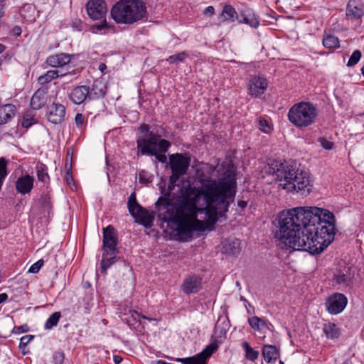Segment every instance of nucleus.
Instances as JSON below:
<instances>
[{
	"label": "nucleus",
	"mask_w": 364,
	"mask_h": 364,
	"mask_svg": "<svg viewBox=\"0 0 364 364\" xmlns=\"http://www.w3.org/2000/svg\"><path fill=\"white\" fill-rule=\"evenodd\" d=\"M274 234L286 247L294 250L321 254L334 240L333 213L318 207H296L281 212Z\"/></svg>",
	"instance_id": "obj_1"
},
{
	"label": "nucleus",
	"mask_w": 364,
	"mask_h": 364,
	"mask_svg": "<svg viewBox=\"0 0 364 364\" xmlns=\"http://www.w3.org/2000/svg\"><path fill=\"white\" fill-rule=\"evenodd\" d=\"M178 181V179L172 180L171 175L167 188L165 187V182L163 183V185L161 182L160 183L159 188L161 196L155 203V208L158 219L163 223L167 221L168 219H171V217L175 214L176 210L178 208V201L181 200V196L186 193L188 195L187 198L193 200L200 198L202 196L205 201L210 204L213 201V198L221 194L228 186L224 181H216L215 180L204 184L202 188L192 186L188 183L187 184H183L177 196H171Z\"/></svg>",
	"instance_id": "obj_2"
},
{
	"label": "nucleus",
	"mask_w": 364,
	"mask_h": 364,
	"mask_svg": "<svg viewBox=\"0 0 364 364\" xmlns=\"http://www.w3.org/2000/svg\"><path fill=\"white\" fill-rule=\"evenodd\" d=\"M188 197L186 193L181 196L175 214L164 223L175 225L178 235L191 237L195 231H204L208 222L198 219V214L202 210L198 206L199 198L193 200Z\"/></svg>",
	"instance_id": "obj_3"
},
{
	"label": "nucleus",
	"mask_w": 364,
	"mask_h": 364,
	"mask_svg": "<svg viewBox=\"0 0 364 364\" xmlns=\"http://www.w3.org/2000/svg\"><path fill=\"white\" fill-rule=\"evenodd\" d=\"M144 18H147V11L142 0H119L115 3V22L132 24Z\"/></svg>",
	"instance_id": "obj_4"
},
{
	"label": "nucleus",
	"mask_w": 364,
	"mask_h": 364,
	"mask_svg": "<svg viewBox=\"0 0 364 364\" xmlns=\"http://www.w3.org/2000/svg\"><path fill=\"white\" fill-rule=\"evenodd\" d=\"M318 110L312 102L301 101L292 105L287 113L289 121L296 128L303 129L315 124Z\"/></svg>",
	"instance_id": "obj_5"
},
{
	"label": "nucleus",
	"mask_w": 364,
	"mask_h": 364,
	"mask_svg": "<svg viewBox=\"0 0 364 364\" xmlns=\"http://www.w3.org/2000/svg\"><path fill=\"white\" fill-rule=\"evenodd\" d=\"M218 181H224L225 184H228L227 187L225 188L224 191L221 194L216 196L213 198V201L210 204L205 201V214L208 218V224L210 223L214 225L217 220V208L215 203L225 204L226 206V210L229 206V200H232L236 194L237 182L235 175L233 173L225 174L223 178H220Z\"/></svg>",
	"instance_id": "obj_6"
},
{
	"label": "nucleus",
	"mask_w": 364,
	"mask_h": 364,
	"mask_svg": "<svg viewBox=\"0 0 364 364\" xmlns=\"http://www.w3.org/2000/svg\"><path fill=\"white\" fill-rule=\"evenodd\" d=\"M139 134L136 137L137 156H150L155 154L157 148V141L161 135L150 130V126L142 124L138 128Z\"/></svg>",
	"instance_id": "obj_7"
},
{
	"label": "nucleus",
	"mask_w": 364,
	"mask_h": 364,
	"mask_svg": "<svg viewBox=\"0 0 364 364\" xmlns=\"http://www.w3.org/2000/svg\"><path fill=\"white\" fill-rule=\"evenodd\" d=\"M297 165L295 161L269 159L265 167V172L274 176L277 181L288 183L295 171H298Z\"/></svg>",
	"instance_id": "obj_8"
},
{
	"label": "nucleus",
	"mask_w": 364,
	"mask_h": 364,
	"mask_svg": "<svg viewBox=\"0 0 364 364\" xmlns=\"http://www.w3.org/2000/svg\"><path fill=\"white\" fill-rule=\"evenodd\" d=\"M102 251L100 271L105 275L107 269L114 264V226L112 225L103 228Z\"/></svg>",
	"instance_id": "obj_9"
},
{
	"label": "nucleus",
	"mask_w": 364,
	"mask_h": 364,
	"mask_svg": "<svg viewBox=\"0 0 364 364\" xmlns=\"http://www.w3.org/2000/svg\"><path fill=\"white\" fill-rule=\"evenodd\" d=\"M297 168L298 171L294 173L288 183H283L281 186L288 192H303L309 194L313 186L309 173L301 164H298Z\"/></svg>",
	"instance_id": "obj_10"
},
{
	"label": "nucleus",
	"mask_w": 364,
	"mask_h": 364,
	"mask_svg": "<svg viewBox=\"0 0 364 364\" xmlns=\"http://www.w3.org/2000/svg\"><path fill=\"white\" fill-rule=\"evenodd\" d=\"M127 206L131 215L135 221L149 229L153 226L156 211H148L137 203L135 193H132L128 198Z\"/></svg>",
	"instance_id": "obj_11"
},
{
	"label": "nucleus",
	"mask_w": 364,
	"mask_h": 364,
	"mask_svg": "<svg viewBox=\"0 0 364 364\" xmlns=\"http://www.w3.org/2000/svg\"><path fill=\"white\" fill-rule=\"evenodd\" d=\"M87 13L93 20H101V23L94 24L91 26V31L97 33L99 31L108 28V24L105 18L107 13V4L103 0H90L86 4Z\"/></svg>",
	"instance_id": "obj_12"
},
{
	"label": "nucleus",
	"mask_w": 364,
	"mask_h": 364,
	"mask_svg": "<svg viewBox=\"0 0 364 364\" xmlns=\"http://www.w3.org/2000/svg\"><path fill=\"white\" fill-rule=\"evenodd\" d=\"M191 158L189 153H176L169 156V165L172 180L179 179L185 175L190 166Z\"/></svg>",
	"instance_id": "obj_13"
},
{
	"label": "nucleus",
	"mask_w": 364,
	"mask_h": 364,
	"mask_svg": "<svg viewBox=\"0 0 364 364\" xmlns=\"http://www.w3.org/2000/svg\"><path fill=\"white\" fill-rule=\"evenodd\" d=\"M117 314L121 318L122 321L126 323L132 329L141 332L144 330V325L141 318L148 319L145 316L139 314L136 311L132 310L128 304L124 306L120 305L117 309ZM149 320H150L149 318Z\"/></svg>",
	"instance_id": "obj_14"
},
{
	"label": "nucleus",
	"mask_w": 364,
	"mask_h": 364,
	"mask_svg": "<svg viewBox=\"0 0 364 364\" xmlns=\"http://www.w3.org/2000/svg\"><path fill=\"white\" fill-rule=\"evenodd\" d=\"M268 84V80L264 75H251L247 85V93L254 98H259L267 90Z\"/></svg>",
	"instance_id": "obj_15"
},
{
	"label": "nucleus",
	"mask_w": 364,
	"mask_h": 364,
	"mask_svg": "<svg viewBox=\"0 0 364 364\" xmlns=\"http://www.w3.org/2000/svg\"><path fill=\"white\" fill-rule=\"evenodd\" d=\"M347 304L348 299L343 294L335 292L328 296L325 307L330 314L337 315L344 310Z\"/></svg>",
	"instance_id": "obj_16"
},
{
	"label": "nucleus",
	"mask_w": 364,
	"mask_h": 364,
	"mask_svg": "<svg viewBox=\"0 0 364 364\" xmlns=\"http://www.w3.org/2000/svg\"><path fill=\"white\" fill-rule=\"evenodd\" d=\"M202 277L198 274L187 277L183 282L181 289L185 294H197L202 289Z\"/></svg>",
	"instance_id": "obj_17"
},
{
	"label": "nucleus",
	"mask_w": 364,
	"mask_h": 364,
	"mask_svg": "<svg viewBox=\"0 0 364 364\" xmlns=\"http://www.w3.org/2000/svg\"><path fill=\"white\" fill-rule=\"evenodd\" d=\"M364 16V3L359 0H349L346 6V16L349 21H357Z\"/></svg>",
	"instance_id": "obj_18"
},
{
	"label": "nucleus",
	"mask_w": 364,
	"mask_h": 364,
	"mask_svg": "<svg viewBox=\"0 0 364 364\" xmlns=\"http://www.w3.org/2000/svg\"><path fill=\"white\" fill-rule=\"evenodd\" d=\"M65 107L60 104L53 102L48 107V111L46 114L48 122L58 124L61 123L65 118Z\"/></svg>",
	"instance_id": "obj_19"
},
{
	"label": "nucleus",
	"mask_w": 364,
	"mask_h": 364,
	"mask_svg": "<svg viewBox=\"0 0 364 364\" xmlns=\"http://www.w3.org/2000/svg\"><path fill=\"white\" fill-rule=\"evenodd\" d=\"M90 98V87L80 85L75 87L69 94V99L75 105H80Z\"/></svg>",
	"instance_id": "obj_20"
},
{
	"label": "nucleus",
	"mask_w": 364,
	"mask_h": 364,
	"mask_svg": "<svg viewBox=\"0 0 364 364\" xmlns=\"http://www.w3.org/2000/svg\"><path fill=\"white\" fill-rule=\"evenodd\" d=\"M217 341L208 345L200 353L191 357L190 364H206L207 360L218 349Z\"/></svg>",
	"instance_id": "obj_21"
},
{
	"label": "nucleus",
	"mask_w": 364,
	"mask_h": 364,
	"mask_svg": "<svg viewBox=\"0 0 364 364\" xmlns=\"http://www.w3.org/2000/svg\"><path fill=\"white\" fill-rule=\"evenodd\" d=\"M353 277L350 272L349 268H345L344 269L338 270L334 274L333 278V282L339 285L341 287H348L353 284Z\"/></svg>",
	"instance_id": "obj_22"
},
{
	"label": "nucleus",
	"mask_w": 364,
	"mask_h": 364,
	"mask_svg": "<svg viewBox=\"0 0 364 364\" xmlns=\"http://www.w3.org/2000/svg\"><path fill=\"white\" fill-rule=\"evenodd\" d=\"M238 21L252 28H257L259 25V16L250 8H246L241 11Z\"/></svg>",
	"instance_id": "obj_23"
},
{
	"label": "nucleus",
	"mask_w": 364,
	"mask_h": 364,
	"mask_svg": "<svg viewBox=\"0 0 364 364\" xmlns=\"http://www.w3.org/2000/svg\"><path fill=\"white\" fill-rule=\"evenodd\" d=\"M34 178L28 174L19 177L16 182V191L23 194H27L31 192L33 187Z\"/></svg>",
	"instance_id": "obj_24"
},
{
	"label": "nucleus",
	"mask_w": 364,
	"mask_h": 364,
	"mask_svg": "<svg viewBox=\"0 0 364 364\" xmlns=\"http://www.w3.org/2000/svg\"><path fill=\"white\" fill-rule=\"evenodd\" d=\"M225 255L237 257L241 251V242L238 239H227L224 241L222 248Z\"/></svg>",
	"instance_id": "obj_25"
},
{
	"label": "nucleus",
	"mask_w": 364,
	"mask_h": 364,
	"mask_svg": "<svg viewBox=\"0 0 364 364\" xmlns=\"http://www.w3.org/2000/svg\"><path fill=\"white\" fill-rule=\"evenodd\" d=\"M73 55L64 53L50 55L46 63L51 67H63L70 63Z\"/></svg>",
	"instance_id": "obj_26"
},
{
	"label": "nucleus",
	"mask_w": 364,
	"mask_h": 364,
	"mask_svg": "<svg viewBox=\"0 0 364 364\" xmlns=\"http://www.w3.org/2000/svg\"><path fill=\"white\" fill-rule=\"evenodd\" d=\"M16 108L12 104H6L0 107V125L10 122L15 116Z\"/></svg>",
	"instance_id": "obj_27"
},
{
	"label": "nucleus",
	"mask_w": 364,
	"mask_h": 364,
	"mask_svg": "<svg viewBox=\"0 0 364 364\" xmlns=\"http://www.w3.org/2000/svg\"><path fill=\"white\" fill-rule=\"evenodd\" d=\"M262 353L264 359L268 363L275 362L279 357V348L273 345H264Z\"/></svg>",
	"instance_id": "obj_28"
},
{
	"label": "nucleus",
	"mask_w": 364,
	"mask_h": 364,
	"mask_svg": "<svg viewBox=\"0 0 364 364\" xmlns=\"http://www.w3.org/2000/svg\"><path fill=\"white\" fill-rule=\"evenodd\" d=\"M323 332L328 339H338L341 334V328L334 323L328 322L323 324Z\"/></svg>",
	"instance_id": "obj_29"
},
{
	"label": "nucleus",
	"mask_w": 364,
	"mask_h": 364,
	"mask_svg": "<svg viewBox=\"0 0 364 364\" xmlns=\"http://www.w3.org/2000/svg\"><path fill=\"white\" fill-rule=\"evenodd\" d=\"M46 102V96L43 91L37 90L31 99V107L33 109H40Z\"/></svg>",
	"instance_id": "obj_30"
},
{
	"label": "nucleus",
	"mask_w": 364,
	"mask_h": 364,
	"mask_svg": "<svg viewBox=\"0 0 364 364\" xmlns=\"http://www.w3.org/2000/svg\"><path fill=\"white\" fill-rule=\"evenodd\" d=\"M322 44L326 48L334 50L340 47V41L334 35L324 33Z\"/></svg>",
	"instance_id": "obj_31"
},
{
	"label": "nucleus",
	"mask_w": 364,
	"mask_h": 364,
	"mask_svg": "<svg viewBox=\"0 0 364 364\" xmlns=\"http://www.w3.org/2000/svg\"><path fill=\"white\" fill-rule=\"evenodd\" d=\"M235 17H237V12L235 8L229 4L225 5L220 15V21H233Z\"/></svg>",
	"instance_id": "obj_32"
},
{
	"label": "nucleus",
	"mask_w": 364,
	"mask_h": 364,
	"mask_svg": "<svg viewBox=\"0 0 364 364\" xmlns=\"http://www.w3.org/2000/svg\"><path fill=\"white\" fill-rule=\"evenodd\" d=\"M36 168L38 181L46 182L49 180L48 168L44 164L38 162Z\"/></svg>",
	"instance_id": "obj_33"
},
{
	"label": "nucleus",
	"mask_w": 364,
	"mask_h": 364,
	"mask_svg": "<svg viewBox=\"0 0 364 364\" xmlns=\"http://www.w3.org/2000/svg\"><path fill=\"white\" fill-rule=\"evenodd\" d=\"M58 77H59L58 71L50 70L47 71L44 75L40 76L38 79V82L41 85H45L51 82L53 80L56 79Z\"/></svg>",
	"instance_id": "obj_34"
},
{
	"label": "nucleus",
	"mask_w": 364,
	"mask_h": 364,
	"mask_svg": "<svg viewBox=\"0 0 364 364\" xmlns=\"http://www.w3.org/2000/svg\"><path fill=\"white\" fill-rule=\"evenodd\" d=\"M248 323L252 328L258 331L262 330V328L267 326L266 321L257 316H252L249 318Z\"/></svg>",
	"instance_id": "obj_35"
},
{
	"label": "nucleus",
	"mask_w": 364,
	"mask_h": 364,
	"mask_svg": "<svg viewBox=\"0 0 364 364\" xmlns=\"http://www.w3.org/2000/svg\"><path fill=\"white\" fill-rule=\"evenodd\" d=\"M242 346L245 351V357L247 360L255 361L258 358L259 352L252 348L247 341L243 342Z\"/></svg>",
	"instance_id": "obj_36"
},
{
	"label": "nucleus",
	"mask_w": 364,
	"mask_h": 364,
	"mask_svg": "<svg viewBox=\"0 0 364 364\" xmlns=\"http://www.w3.org/2000/svg\"><path fill=\"white\" fill-rule=\"evenodd\" d=\"M90 98H98L100 97H104L105 92L103 90V85L101 82H95L92 87L90 88Z\"/></svg>",
	"instance_id": "obj_37"
},
{
	"label": "nucleus",
	"mask_w": 364,
	"mask_h": 364,
	"mask_svg": "<svg viewBox=\"0 0 364 364\" xmlns=\"http://www.w3.org/2000/svg\"><path fill=\"white\" fill-rule=\"evenodd\" d=\"M61 314L59 311H55L52 314L45 323V329L50 330L52 329L54 326H57Z\"/></svg>",
	"instance_id": "obj_38"
},
{
	"label": "nucleus",
	"mask_w": 364,
	"mask_h": 364,
	"mask_svg": "<svg viewBox=\"0 0 364 364\" xmlns=\"http://www.w3.org/2000/svg\"><path fill=\"white\" fill-rule=\"evenodd\" d=\"M188 54L185 51H182L181 53H178L177 54H175V55H170L167 59H166V61H168L170 64H173V63H181L183 61H184V60L188 58Z\"/></svg>",
	"instance_id": "obj_39"
},
{
	"label": "nucleus",
	"mask_w": 364,
	"mask_h": 364,
	"mask_svg": "<svg viewBox=\"0 0 364 364\" xmlns=\"http://www.w3.org/2000/svg\"><path fill=\"white\" fill-rule=\"evenodd\" d=\"M361 55V52L359 50H354L347 63V66L353 67L355 65L359 62Z\"/></svg>",
	"instance_id": "obj_40"
},
{
	"label": "nucleus",
	"mask_w": 364,
	"mask_h": 364,
	"mask_svg": "<svg viewBox=\"0 0 364 364\" xmlns=\"http://www.w3.org/2000/svg\"><path fill=\"white\" fill-rule=\"evenodd\" d=\"M36 123V120L34 119L33 116L29 113H26L21 122V125L23 127L29 128L33 124Z\"/></svg>",
	"instance_id": "obj_41"
},
{
	"label": "nucleus",
	"mask_w": 364,
	"mask_h": 364,
	"mask_svg": "<svg viewBox=\"0 0 364 364\" xmlns=\"http://www.w3.org/2000/svg\"><path fill=\"white\" fill-rule=\"evenodd\" d=\"M34 336L33 335H26L21 337L19 343V348L22 350V353L25 355L26 352L25 349L27 345L33 339Z\"/></svg>",
	"instance_id": "obj_42"
},
{
	"label": "nucleus",
	"mask_w": 364,
	"mask_h": 364,
	"mask_svg": "<svg viewBox=\"0 0 364 364\" xmlns=\"http://www.w3.org/2000/svg\"><path fill=\"white\" fill-rule=\"evenodd\" d=\"M65 173L64 176V179L68 184L70 185V184L73 183V181H74L73 177L72 175L71 164H69L68 161H66L65 164Z\"/></svg>",
	"instance_id": "obj_43"
},
{
	"label": "nucleus",
	"mask_w": 364,
	"mask_h": 364,
	"mask_svg": "<svg viewBox=\"0 0 364 364\" xmlns=\"http://www.w3.org/2000/svg\"><path fill=\"white\" fill-rule=\"evenodd\" d=\"M171 145L168 140L159 138V141H157L158 151L165 153L168 150Z\"/></svg>",
	"instance_id": "obj_44"
},
{
	"label": "nucleus",
	"mask_w": 364,
	"mask_h": 364,
	"mask_svg": "<svg viewBox=\"0 0 364 364\" xmlns=\"http://www.w3.org/2000/svg\"><path fill=\"white\" fill-rule=\"evenodd\" d=\"M86 117L81 113H77L75 117V122L77 127L80 129H82L87 124Z\"/></svg>",
	"instance_id": "obj_45"
},
{
	"label": "nucleus",
	"mask_w": 364,
	"mask_h": 364,
	"mask_svg": "<svg viewBox=\"0 0 364 364\" xmlns=\"http://www.w3.org/2000/svg\"><path fill=\"white\" fill-rule=\"evenodd\" d=\"M270 126L267 119L259 117V129L264 133H268L270 130Z\"/></svg>",
	"instance_id": "obj_46"
},
{
	"label": "nucleus",
	"mask_w": 364,
	"mask_h": 364,
	"mask_svg": "<svg viewBox=\"0 0 364 364\" xmlns=\"http://www.w3.org/2000/svg\"><path fill=\"white\" fill-rule=\"evenodd\" d=\"M43 264H44V262L43 259H40V260L37 261L36 262H35L30 267V268L28 269V272L33 273V274L38 273L39 272L40 269L43 265Z\"/></svg>",
	"instance_id": "obj_47"
},
{
	"label": "nucleus",
	"mask_w": 364,
	"mask_h": 364,
	"mask_svg": "<svg viewBox=\"0 0 364 364\" xmlns=\"http://www.w3.org/2000/svg\"><path fill=\"white\" fill-rule=\"evenodd\" d=\"M318 141L320 142L321 146L326 150L332 149L334 145L333 142L327 140L324 137H320L318 139Z\"/></svg>",
	"instance_id": "obj_48"
},
{
	"label": "nucleus",
	"mask_w": 364,
	"mask_h": 364,
	"mask_svg": "<svg viewBox=\"0 0 364 364\" xmlns=\"http://www.w3.org/2000/svg\"><path fill=\"white\" fill-rule=\"evenodd\" d=\"M29 331V327L27 324H23L18 326H15L12 330V333L16 334H21L23 333L28 332Z\"/></svg>",
	"instance_id": "obj_49"
},
{
	"label": "nucleus",
	"mask_w": 364,
	"mask_h": 364,
	"mask_svg": "<svg viewBox=\"0 0 364 364\" xmlns=\"http://www.w3.org/2000/svg\"><path fill=\"white\" fill-rule=\"evenodd\" d=\"M64 353L63 352L58 351L55 352L53 356V359L55 364H62L64 360Z\"/></svg>",
	"instance_id": "obj_50"
},
{
	"label": "nucleus",
	"mask_w": 364,
	"mask_h": 364,
	"mask_svg": "<svg viewBox=\"0 0 364 364\" xmlns=\"http://www.w3.org/2000/svg\"><path fill=\"white\" fill-rule=\"evenodd\" d=\"M106 164L107 166V178L109 180V181L110 182V173L112 172V171L114 170V166L110 164V161H109V155H106Z\"/></svg>",
	"instance_id": "obj_51"
},
{
	"label": "nucleus",
	"mask_w": 364,
	"mask_h": 364,
	"mask_svg": "<svg viewBox=\"0 0 364 364\" xmlns=\"http://www.w3.org/2000/svg\"><path fill=\"white\" fill-rule=\"evenodd\" d=\"M150 156H155L156 159L164 164V163H166L167 162V157L164 154H161L159 151H158V149L156 151V154H151Z\"/></svg>",
	"instance_id": "obj_52"
},
{
	"label": "nucleus",
	"mask_w": 364,
	"mask_h": 364,
	"mask_svg": "<svg viewBox=\"0 0 364 364\" xmlns=\"http://www.w3.org/2000/svg\"><path fill=\"white\" fill-rule=\"evenodd\" d=\"M112 143V137L110 136V132H107V135L105 137V147L107 150V147L111 146Z\"/></svg>",
	"instance_id": "obj_53"
},
{
	"label": "nucleus",
	"mask_w": 364,
	"mask_h": 364,
	"mask_svg": "<svg viewBox=\"0 0 364 364\" xmlns=\"http://www.w3.org/2000/svg\"><path fill=\"white\" fill-rule=\"evenodd\" d=\"M173 360L178 363H181V364H190L191 357L183 358H174Z\"/></svg>",
	"instance_id": "obj_54"
},
{
	"label": "nucleus",
	"mask_w": 364,
	"mask_h": 364,
	"mask_svg": "<svg viewBox=\"0 0 364 364\" xmlns=\"http://www.w3.org/2000/svg\"><path fill=\"white\" fill-rule=\"evenodd\" d=\"M11 33L15 36H19L22 33V29L19 26H16L12 28Z\"/></svg>",
	"instance_id": "obj_55"
},
{
	"label": "nucleus",
	"mask_w": 364,
	"mask_h": 364,
	"mask_svg": "<svg viewBox=\"0 0 364 364\" xmlns=\"http://www.w3.org/2000/svg\"><path fill=\"white\" fill-rule=\"evenodd\" d=\"M215 9L212 6H209L205 8V9L203 11V14L205 15H213L214 14Z\"/></svg>",
	"instance_id": "obj_56"
},
{
	"label": "nucleus",
	"mask_w": 364,
	"mask_h": 364,
	"mask_svg": "<svg viewBox=\"0 0 364 364\" xmlns=\"http://www.w3.org/2000/svg\"><path fill=\"white\" fill-rule=\"evenodd\" d=\"M72 27L76 28L77 31L82 30V23L80 21H75L72 23Z\"/></svg>",
	"instance_id": "obj_57"
},
{
	"label": "nucleus",
	"mask_w": 364,
	"mask_h": 364,
	"mask_svg": "<svg viewBox=\"0 0 364 364\" xmlns=\"http://www.w3.org/2000/svg\"><path fill=\"white\" fill-rule=\"evenodd\" d=\"M8 299V295L6 293L0 294V304Z\"/></svg>",
	"instance_id": "obj_58"
},
{
	"label": "nucleus",
	"mask_w": 364,
	"mask_h": 364,
	"mask_svg": "<svg viewBox=\"0 0 364 364\" xmlns=\"http://www.w3.org/2000/svg\"><path fill=\"white\" fill-rule=\"evenodd\" d=\"M247 205V203L245 200H238L237 201V206L241 208H245Z\"/></svg>",
	"instance_id": "obj_59"
},
{
	"label": "nucleus",
	"mask_w": 364,
	"mask_h": 364,
	"mask_svg": "<svg viewBox=\"0 0 364 364\" xmlns=\"http://www.w3.org/2000/svg\"><path fill=\"white\" fill-rule=\"evenodd\" d=\"M124 361L121 356L115 355V364H121Z\"/></svg>",
	"instance_id": "obj_60"
},
{
	"label": "nucleus",
	"mask_w": 364,
	"mask_h": 364,
	"mask_svg": "<svg viewBox=\"0 0 364 364\" xmlns=\"http://www.w3.org/2000/svg\"><path fill=\"white\" fill-rule=\"evenodd\" d=\"M99 70H100L102 73H105V71L107 70V65H106V64H105V63H101V64L99 65Z\"/></svg>",
	"instance_id": "obj_61"
},
{
	"label": "nucleus",
	"mask_w": 364,
	"mask_h": 364,
	"mask_svg": "<svg viewBox=\"0 0 364 364\" xmlns=\"http://www.w3.org/2000/svg\"><path fill=\"white\" fill-rule=\"evenodd\" d=\"M152 364H171L169 363H167L164 360H157L156 362H154Z\"/></svg>",
	"instance_id": "obj_62"
},
{
	"label": "nucleus",
	"mask_w": 364,
	"mask_h": 364,
	"mask_svg": "<svg viewBox=\"0 0 364 364\" xmlns=\"http://www.w3.org/2000/svg\"><path fill=\"white\" fill-rule=\"evenodd\" d=\"M4 11L3 6L0 5V19L4 16Z\"/></svg>",
	"instance_id": "obj_63"
},
{
	"label": "nucleus",
	"mask_w": 364,
	"mask_h": 364,
	"mask_svg": "<svg viewBox=\"0 0 364 364\" xmlns=\"http://www.w3.org/2000/svg\"><path fill=\"white\" fill-rule=\"evenodd\" d=\"M6 49V46L1 43H0V53H3Z\"/></svg>",
	"instance_id": "obj_64"
}]
</instances>
